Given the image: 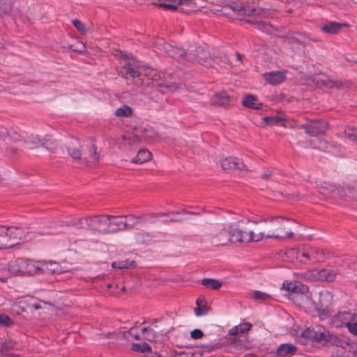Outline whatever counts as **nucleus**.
I'll list each match as a JSON object with an SVG mask.
<instances>
[{
	"label": "nucleus",
	"instance_id": "obj_17",
	"mask_svg": "<svg viewBox=\"0 0 357 357\" xmlns=\"http://www.w3.org/2000/svg\"><path fill=\"white\" fill-rule=\"evenodd\" d=\"M331 333L321 326H316L312 328L310 336L319 342H327Z\"/></svg>",
	"mask_w": 357,
	"mask_h": 357
},
{
	"label": "nucleus",
	"instance_id": "obj_61",
	"mask_svg": "<svg viewBox=\"0 0 357 357\" xmlns=\"http://www.w3.org/2000/svg\"><path fill=\"white\" fill-rule=\"evenodd\" d=\"M321 303L323 302L324 300L328 301L329 304L331 303V301L332 298L331 294L329 292H325L324 294H321Z\"/></svg>",
	"mask_w": 357,
	"mask_h": 357
},
{
	"label": "nucleus",
	"instance_id": "obj_8",
	"mask_svg": "<svg viewBox=\"0 0 357 357\" xmlns=\"http://www.w3.org/2000/svg\"><path fill=\"white\" fill-rule=\"evenodd\" d=\"M187 61H197L206 67H212L215 62V60L209 56L208 52L201 47H197L195 51L189 50L187 55Z\"/></svg>",
	"mask_w": 357,
	"mask_h": 357
},
{
	"label": "nucleus",
	"instance_id": "obj_62",
	"mask_svg": "<svg viewBox=\"0 0 357 357\" xmlns=\"http://www.w3.org/2000/svg\"><path fill=\"white\" fill-rule=\"evenodd\" d=\"M284 38H287L291 43H303V42L298 38L294 36H285Z\"/></svg>",
	"mask_w": 357,
	"mask_h": 357
},
{
	"label": "nucleus",
	"instance_id": "obj_58",
	"mask_svg": "<svg viewBox=\"0 0 357 357\" xmlns=\"http://www.w3.org/2000/svg\"><path fill=\"white\" fill-rule=\"evenodd\" d=\"M204 336L203 332L199 329H195L191 332V337L195 340H198Z\"/></svg>",
	"mask_w": 357,
	"mask_h": 357
},
{
	"label": "nucleus",
	"instance_id": "obj_25",
	"mask_svg": "<svg viewBox=\"0 0 357 357\" xmlns=\"http://www.w3.org/2000/svg\"><path fill=\"white\" fill-rule=\"evenodd\" d=\"M1 137L6 144L10 145L13 142L20 141L21 136L13 130H6L2 132Z\"/></svg>",
	"mask_w": 357,
	"mask_h": 357
},
{
	"label": "nucleus",
	"instance_id": "obj_44",
	"mask_svg": "<svg viewBox=\"0 0 357 357\" xmlns=\"http://www.w3.org/2000/svg\"><path fill=\"white\" fill-rule=\"evenodd\" d=\"M142 335L144 339L149 341H153L155 338V334L152 328L144 327L142 330Z\"/></svg>",
	"mask_w": 357,
	"mask_h": 357
},
{
	"label": "nucleus",
	"instance_id": "obj_1",
	"mask_svg": "<svg viewBox=\"0 0 357 357\" xmlns=\"http://www.w3.org/2000/svg\"><path fill=\"white\" fill-rule=\"evenodd\" d=\"M289 222H294V220L278 215L262 218L258 222H255L259 225L257 227V231H259L261 241L264 238L284 240L292 238L294 233L289 229L287 225Z\"/></svg>",
	"mask_w": 357,
	"mask_h": 357
},
{
	"label": "nucleus",
	"instance_id": "obj_34",
	"mask_svg": "<svg viewBox=\"0 0 357 357\" xmlns=\"http://www.w3.org/2000/svg\"><path fill=\"white\" fill-rule=\"evenodd\" d=\"M197 307L195 308V314L197 316L206 314L209 310V307L204 303V300L198 298L196 301Z\"/></svg>",
	"mask_w": 357,
	"mask_h": 357
},
{
	"label": "nucleus",
	"instance_id": "obj_40",
	"mask_svg": "<svg viewBox=\"0 0 357 357\" xmlns=\"http://www.w3.org/2000/svg\"><path fill=\"white\" fill-rule=\"evenodd\" d=\"M301 277L305 280L312 282L318 281L317 271H307L300 274Z\"/></svg>",
	"mask_w": 357,
	"mask_h": 357
},
{
	"label": "nucleus",
	"instance_id": "obj_28",
	"mask_svg": "<svg viewBox=\"0 0 357 357\" xmlns=\"http://www.w3.org/2000/svg\"><path fill=\"white\" fill-rule=\"evenodd\" d=\"M336 275L335 270L322 269L317 271L318 281L332 282L335 279Z\"/></svg>",
	"mask_w": 357,
	"mask_h": 357
},
{
	"label": "nucleus",
	"instance_id": "obj_57",
	"mask_svg": "<svg viewBox=\"0 0 357 357\" xmlns=\"http://www.w3.org/2000/svg\"><path fill=\"white\" fill-rule=\"evenodd\" d=\"M237 327L238 329V333H243L249 331L251 328L252 324L250 323H243V324H239L238 326H237Z\"/></svg>",
	"mask_w": 357,
	"mask_h": 357
},
{
	"label": "nucleus",
	"instance_id": "obj_47",
	"mask_svg": "<svg viewBox=\"0 0 357 357\" xmlns=\"http://www.w3.org/2000/svg\"><path fill=\"white\" fill-rule=\"evenodd\" d=\"M142 132H143L142 137H143L144 139L154 138L156 135L155 132L151 127L144 128L142 130Z\"/></svg>",
	"mask_w": 357,
	"mask_h": 357
},
{
	"label": "nucleus",
	"instance_id": "obj_11",
	"mask_svg": "<svg viewBox=\"0 0 357 357\" xmlns=\"http://www.w3.org/2000/svg\"><path fill=\"white\" fill-rule=\"evenodd\" d=\"M220 165L222 168L225 171H247L248 168L244 162L234 157H227L220 161Z\"/></svg>",
	"mask_w": 357,
	"mask_h": 357
},
{
	"label": "nucleus",
	"instance_id": "obj_64",
	"mask_svg": "<svg viewBox=\"0 0 357 357\" xmlns=\"http://www.w3.org/2000/svg\"><path fill=\"white\" fill-rule=\"evenodd\" d=\"M302 257L305 258L307 260L312 259L311 257V251L310 250V248L308 250H303L301 254Z\"/></svg>",
	"mask_w": 357,
	"mask_h": 357
},
{
	"label": "nucleus",
	"instance_id": "obj_23",
	"mask_svg": "<svg viewBox=\"0 0 357 357\" xmlns=\"http://www.w3.org/2000/svg\"><path fill=\"white\" fill-rule=\"evenodd\" d=\"M60 272L59 265L56 262L40 261V273L55 274Z\"/></svg>",
	"mask_w": 357,
	"mask_h": 357
},
{
	"label": "nucleus",
	"instance_id": "obj_53",
	"mask_svg": "<svg viewBox=\"0 0 357 357\" xmlns=\"http://www.w3.org/2000/svg\"><path fill=\"white\" fill-rule=\"evenodd\" d=\"M73 26L76 28V29L81 32L82 34H85L86 33V29L85 28V25L79 20H75L73 21Z\"/></svg>",
	"mask_w": 357,
	"mask_h": 357
},
{
	"label": "nucleus",
	"instance_id": "obj_20",
	"mask_svg": "<svg viewBox=\"0 0 357 357\" xmlns=\"http://www.w3.org/2000/svg\"><path fill=\"white\" fill-rule=\"evenodd\" d=\"M41 147L45 148L50 153L54 154L59 149V144L51 135H46L42 139Z\"/></svg>",
	"mask_w": 357,
	"mask_h": 357
},
{
	"label": "nucleus",
	"instance_id": "obj_18",
	"mask_svg": "<svg viewBox=\"0 0 357 357\" xmlns=\"http://www.w3.org/2000/svg\"><path fill=\"white\" fill-rule=\"evenodd\" d=\"M119 75L123 77L128 78V76L135 79L141 76L140 72L135 69L130 62H127L119 71Z\"/></svg>",
	"mask_w": 357,
	"mask_h": 357
},
{
	"label": "nucleus",
	"instance_id": "obj_31",
	"mask_svg": "<svg viewBox=\"0 0 357 357\" xmlns=\"http://www.w3.org/2000/svg\"><path fill=\"white\" fill-rule=\"evenodd\" d=\"M26 262L24 275L40 274V261L33 262L26 259Z\"/></svg>",
	"mask_w": 357,
	"mask_h": 357
},
{
	"label": "nucleus",
	"instance_id": "obj_38",
	"mask_svg": "<svg viewBox=\"0 0 357 357\" xmlns=\"http://www.w3.org/2000/svg\"><path fill=\"white\" fill-rule=\"evenodd\" d=\"M202 284L213 290H218L222 286V284L218 280L210 278L203 279L202 280Z\"/></svg>",
	"mask_w": 357,
	"mask_h": 357
},
{
	"label": "nucleus",
	"instance_id": "obj_51",
	"mask_svg": "<svg viewBox=\"0 0 357 357\" xmlns=\"http://www.w3.org/2000/svg\"><path fill=\"white\" fill-rule=\"evenodd\" d=\"M134 350L141 351L142 353H146L151 351V348L147 343H143L142 344H133Z\"/></svg>",
	"mask_w": 357,
	"mask_h": 357
},
{
	"label": "nucleus",
	"instance_id": "obj_9",
	"mask_svg": "<svg viewBox=\"0 0 357 357\" xmlns=\"http://www.w3.org/2000/svg\"><path fill=\"white\" fill-rule=\"evenodd\" d=\"M158 48L160 50H163L169 56L178 60V61H187L188 52L181 48L174 47L172 45L167 43H158Z\"/></svg>",
	"mask_w": 357,
	"mask_h": 357
},
{
	"label": "nucleus",
	"instance_id": "obj_54",
	"mask_svg": "<svg viewBox=\"0 0 357 357\" xmlns=\"http://www.w3.org/2000/svg\"><path fill=\"white\" fill-rule=\"evenodd\" d=\"M308 291V287L300 282H296V287H295L294 293H300L305 294Z\"/></svg>",
	"mask_w": 357,
	"mask_h": 357
},
{
	"label": "nucleus",
	"instance_id": "obj_29",
	"mask_svg": "<svg viewBox=\"0 0 357 357\" xmlns=\"http://www.w3.org/2000/svg\"><path fill=\"white\" fill-rule=\"evenodd\" d=\"M243 105L246 107L259 109L261 107L262 103L259 102L255 96L247 95L243 102Z\"/></svg>",
	"mask_w": 357,
	"mask_h": 357
},
{
	"label": "nucleus",
	"instance_id": "obj_33",
	"mask_svg": "<svg viewBox=\"0 0 357 357\" xmlns=\"http://www.w3.org/2000/svg\"><path fill=\"white\" fill-rule=\"evenodd\" d=\"M242 234V242L250 243V242H259L261 241L260 234H255L254 231H245L241 229Z\"/></svg>",
	"mask_w": 357,
	"mask_h": 357
},
{
	"label": "nucleus",
	"instance_id": "obj_12",
	"mask_svg": "<svg viewBox=\"0 0 357 357\" xmlns=\"http://www.w3.org/2000/svg\"><path fill=\"white\" fill-rule=\"evenodd\" d=\"M229 6L231 10L242 15L261 14V11H257L256 8L250 6L247 0H239L238 3L232 2Z\"/></svg>",
	"mask_w": 357,
	"mask_h": 357
},
{
	"label": "nucleus",
	"instance_id": "obj_4",
	"mask_svg": "<svg viewBox=\"0 0 357 357\" xmlns=\"http://www.w3.org/2000/svg\"><path fill=\"white\" fill-rule=\"evenodd\" d=\"M208 240L215 247L225 246L229 243L228 229L220 222L211 225L208 234Z\"/></svg>",
	"mask_w": 357,
	"mask_h": 357
},
{
	"label": "nucleus",
	"instance_id": "obj_36",
	"mask_svg": "<svg viewBox=\"0 0 357 357\" xmlns=\"http://www.w3.org/2000/svg\"><path fill=\"white\" fill-rule=\"evenodd\" d=\"M132 114V108L127 105H122L115 111V115L118 117H129Z\"/></svg>",
	"mask_w": 357,
	"mask_h": 357
},
{
	"label": "nucleus",
	"instance_id": "obj_2",
	"mask_svg": "<svg viewBox=\"0 0 357 357\" xmlns=\"http://www.w3.org/2000/svg\"><path fill=\"white\" fill-rule=\"evenodd\" d=\"M317 188L321 194L336 193L340 199L344 201L357 202V183L356 182L350 184H337L324 181L317 184Z\"/></svg>",
	"mask_w": 357,
	"mask_h": 357
},
{
	"label": "nucleus",
	"instance_id": "obj_10",
	"mask_svg": "<svg viewBox=\"0 0 357 357\" xmlns=\"http://www.w3.org/2000/svg\"><path fill=\"white\" fill-rule=\"evenodd\" d=\"M87 147V152L82 158V162L88 165H98L100 162V153L97 151L98 147L93 138L90 139Z\"/></svg>",
	"mask_w": 357,
	"mask_h": 357
},
{
	"label": "nucleus",
	"instance_id": "obj_7",
	"mask_svg": "<svg viewBox=\"0 0 357 357\" xmlns=\"http://www.w3.org/2000/svg\"><path fill=\"white\" fill-rule=\"evenodd\" d=\"M86 223L88 227L100 233H109V222L108 215H101L86 217Z\"/></svg>",
	"mask_w": 357,
	"mask_h": 357
},
{
	"label": "nucleus",
	"instance_id": "obj_49",
	"mask_svg": "<svg viewBox=\"0 0 357 357\" xmlns=\"http://www.w3.org/2000/svg\"><path fill=\"white\" fill-rule=\"evenodd\" d=\"M180 3L181 0H176V2H173L172 3H160L158 4V6L167 10H176Z\"/></svg>",
	"mask_w": 357,
	"mask_h": 357
},
{
	"label": "nucleus",
	"instance_id": "obj_35",
	"mask_svg": "<svg viewBox=\"0 0 357 357\" xmlns=\"http://www.w3.org/2000/svg\"><path fill=\"white\" fill-rule=\"evenodd\" d=\"M17 345V342L11 339L5 340L1 346L0 351L2 354L7 355V352L10 350L14 349ZM9 354H8V356Z\"/></svg>",
	"mask_w": 357,
	"mask_h": 357
},
{
	"label": "nucleus",
	"instance_id": "obj_21",
	"mask_svg": "<svg viewBox=\"0 0 357 357\" xmlns=\"http://www.w3.org/2000/svg\"><path fill=\"white\" fill-rule=\"evenodd\" d=\"M347 82L341 80H332L330 79H317L316 84L318 87H326L328 89H340L346 85Z\"/></svg>",
	"mask_w": 357,
	"mask_h": 357
},
{
	"label": "nucleus",
	"instance_id": "obj_26",
	"mask_svg": "<svg viewBox=\"0 0 357 357\" xmlns=\"http://www.w3.org/2000/svg\"><path fill=\"white\" fill-rule=\"evenodd\" d=\"M24 143L29 149H35L41 146L42 139L38 135H27L24 139Z\"/></svg>",
	"mask_w": 357,
	"mask_h": 357
},
{
	"label": "nucleus",
	"instance_id": "obj_13",
	"mask_svg": "<svg viewBox=\"0 0 357 357\" xmlns=\"http://www.w3.org/2000/svg\"><path fill=\"white\" fill-rule=\"evenodd\" d=\"M67 151L74 160H82V146L79 139L76 138L70 139L67 143Z\"/></svg>",
	"mask_w": 357,
	"mask_h": 357
},
{
	"label": "nucleus",
	"instance_id": "obj_60",
	"mask_svg": "<svg viewBox=\"0 0 357 357\" xmlns=\"http://www.w3.org/2000/svg\"><path fill=\"white\" fill-rule=\"evenodd\" d=\"M7 152H8V154L10 155V157H12L13 158H17V156L19 155L18 149L17 148H14V147L7 148Z\"/></svg>",
	"mask_w": 357,
	"mask_h": 357
},
{
	"label": "nucleus",
	"instance_id": "obj_19",
	"mask_svg": "<svg viewBox=\"0 0 357 357\" xmlns=\"http://www.w3.org/2000/svg\"><path fill=\"white\" fill-rule=\"evenodd\" d=\"M230 102V97L225 91H221L213 96L211 105L216 107H226Z\"/></svg>",
	"mask_w": 357,
	"mask_h": 357
},
{
	"label": "nucleus",
	"instance_id": "obj_59",
	"mask_svg": "<svg viewBox=\"0 0 357 357\" xmlns=\"http://www.w3.org/2000/svg\"><path fill=\"white\" fill-rule=\"evenodd\" d=\"M144 79L145 76H142V75L141 74V76L137 77L134 79V84L138 87L144 86L145 84Z\"/></svg>",
	"mask_w": 357,
	"mask_h": 357
},
{
	"label": "nucleus",
	"instance_id": "obj_3",
	"mask_svg": "<svg viewBox=\"0 0 357 357\" xmlns=\"http://www.w3.org/2000/svg\"><path fill=\"white\" fill-rule=\"evenodd\" d=\"M3 231V235H1L3 248L7 249L20 243L21 241L26 239L23 229L21 227L0 226Z\"/></svg>",
	"mask_w": 357,
	"mask_h": 357
},
{
	"label": "nucleus",
	"instance_id": "obj_5",
	"mask_svg": "<svg viewBox=\"0 0 357 357\" xmlns=\"http://www.w3.org/2000/svg\"><path fill=\"white\" fill-rule=\"evenodd\" d=\"M303 129L305 133L311 137L325 135L328 129V123L324 119L307 120V122L298 126Z\"/></svg>",
	"mask_w": 357,
	"mask_h": 357
},
{
	"label": "nucleus",
	"instance_id": "obj_30",
	"mask_svg": "<svg viewBox=\"0 0 357 357\" xmlns=\"http://www.w3.org/2000/svg\"><path fill=\"white\" fill-rule=\"evenodd\" d=\"M151 157L152 154L149 151L146 149H142L138 151L137 156L132 160V162L142 164L149 161L151 159Z\"/></svg>",
	"mask_w": 357,
	"mask_h": 357
},
{
	"label": "nucleus",
	"instance_id": "obj_52",
	"mask_svg": "<svg viewBox=\"0 0 357 357\" xmlns=\"http://www.w3.org/2000/svg\"><path fill=\"white\" fill-rule=\"evenodd\" d=\"M135 266V261L123 260L118 261V268H129Z\"/></svg>",
	"mask_w": 357,
	"mask_h": 357
},
{
	"label": "nucleus",
	"instance_id": "obj_55",
	"mask_svg": "<svg viewBox=\"0 0 357 357\" xmlns=\"http://www.w3.org/2000/svg\"><path fill=\"white\" fill-rule=\"evenodd\" d=\"M165 351H160L159 353H154L153 354H151V356L150 357H188L187 355L185 354V353H181V354H176L174 356H167L165 354Z\"/></svg>",
	"mask_w": 357,
	"mask_h": 357
},
{
	"label": "nucleus",
	"instance_id": "obj_15",
	"mask_svg": "<svg viewBox=\"0 0 357 357\" xmlns=\"http://www.w3.org/2000/svg\"><path fill=\"white\" fill-rule=\"evenodd\" d=\"M327 343L340 347L347 350L350 347L349 340L342 335H333L331 334L328 336Z\"/></svg>",
	"mask_w": 357,
	"mask_h": 357
},
{
	"label": "nucleus",
	"instance_id": "obj_6",
	"mask_svg": "<svg viewBox=\"0 0 357 357\" xmlns=\"http://www.w3.org/2000/svg\"><path fill=\"white\" fill-rule=\"evenodd\" d=\"M130 218L132 219H138L140 217H138L135 215H109V233H116L118 231H126L134 227L138 222H134L132 225H129L126 221L123 219Z\"/></svg>",
	"mask_w": 357,
	"mask_h": 357
},
{
	"label": "nucleus",
	"instance_id": "obj_42",
	"mask_svg": "<svg viewBox=\"0 0 357 357\" xmlns=\"http://www.w3.org/2000/svg\"><path fill=\"white\" fill-rule=\"evenodd\" d=\"M13 9V2L10 0H3L0 3V11L3 13H8Z\"/></svg>",
	"mask_w": 357,
	"mask_h": 357
},
{
	"label": "nucleus",
	"instance_id": "obj_24",
	"mask_svg": "<svg viewBox=\"0 0 357 357\" xmlns=\"http://www.w3.org/2000/svg\"><path fill=\"white\" fill-rule=\"evenodd\" d=\"M152 79L156 82L155 85L158 87H165L167 91L173 92L181 88V86L176 83H168L165 80H161L160 75H153Z\"/></svg>",
	"mask_w": 357,
	"mask_h": 357
},
{
	"label": "nucleus",
	"instance_id": "obj_27",
	"mask_svg": "<svg viewBox=\"0 0 357 357\" xmlns=\"http://www.w3.org/2000/svg\"><path fill=\"white\" fill-rule=\"evenodd\" d=\"M229 243H234L242 242L241 229L236 225H231L228 228Z\"/></svg>",
	"mask_w": 357,
	"mask_h": 357
},
{
	"label": "nucleus",
	"instance_id": "obj_37",
	"mask_svg": "<svg viewBox=\"0 0 357 357\" xmlns=\"http://www.w3.org/2000/svg\"><path fill=\"white\" fill-rule=\"evenodd\" d=\"M153 237V234L148 231H140L136 234V240L139 243H148L151 241Z\"/></svg>",
	"mask_w": 357,
	"mask_h": 357
},
{
	"label": "nucleus",
	"instance_id": "obj_41",
	"mask_svg": "<svg viewBox=\"0 0 357 357\" xmlns=\"http://www.w3.org/2000/svg\"><path fill=\"white\" fill-rule=\"evenodd\" d=\"M263 121L265 122L268 125L275 126L278 125L282 121L284 120V119L278 116H265L262 119Z\"/></svg>",
	"mask_w": 357,
	"mask_h": 357
},
{
	"label": "nucleus",
	"instance_id": "obj_63",
	"mask_svg": "<svg viewBox=\"0 0 357 357\" xmlns=\"http://www.w3.org/2000/svg\"><path fill=\"white\" fill-rule=\"evenodd\" d=\"M171 213L197 215V214H201L202 212L195 213V212L187 211L185 209H182L178 212H171Z\"/></svg>",
	"mask_w": 357,
	"mask_h": 357
},
{
	"label": "nucleus",
	"instance_id": "obj_39",
	"mask_svg": "<svg viewBox=\"0 0 357 357\" xmlns=\"http://www.w3.org/2000/svg\"><path fill=\"white\" fill-rule=\"evenodd\" d=\"M310 250L311 251V257L312 259L315 260L316 261H323L325 259V255L322 250L317 248L310 247Z\"/></svg>",
	"mask_w": 357,
	"mask_h": 357
},
{
	"label": "nucleus",
	"instance_id": "obj_32",
	"mask_svg": "<svg viewBox=\"0 0 357 357\" xmlns=\"http://www.w3.org/2000/svg\"><path fill=\"white\" fill-rule=\"evenodd\" d=\"M296 351V348L292 344H282L278 347L276 353L278 356H286L294 354Z\"/></svg>",
	"mask_w": 357,
	"mask_h": 357
},
{
	"label": "nucleus",
	"instance_id": "obj_45",
	"mask_svg": "<svg viewBox=\"0 0 357 357\" xmlns=\"http://www.w3.org/2000/svg\"><path fill=\"white\" fill-rule=\"evenodd\" d=\"M122 138L123 140L127 141L130 145L136 144L141 141V137L137 135H123Z\"/></svg>",
	"mask_w": 357,
	"mask_h": 357
},
{
	"label": "nucleus",
	"instance_id": "obj_22",
	"mask_svg": "<svg viewBox=\"0 0 357 357\" xmlns=\"http://www.w3.org/2000/svg\"><path fill=\"white\" fill-rule=\"evenodd\" d=\"M348 26L346 23H339L336 22H331L323 25L321 28V31L324 33L329 34H336L339 31L343 28Z\"/></svg>",
	"mask_w": 357,
	"mask_h": 357
},
{
	"label": "nucleus",
	"instance_id": "obj_46",
	"mask_svg": "<svg viewBox=\"0 0 357 357\" xmlns=\"http://www.w3.org/2000/svg\"><path fill=\"white\" fill-rule=\"evenodd\" d=\"M355 316L354 314L353 315V319H351V321H349V322H347L346 324H345V326L347 328L348 331L356 335H357V321H356L354 320L355 319Z\"/></svg>",
	"mask_w": 357,
	"mask_h": 357
},
{
	"label": "nucleus",
	"instance_id": "obj_56",
	"mask_svg": "<svg viewBox=\"0 0 357 357\" xmlns=\"http://www.w3.org/2000/svg\"><path fill=\"white\" fill-rule=\"evenodd\" d=\"M296 282L297 281H294V282L285 281L283 282L282 287L284 289L294 293L295 287H296Z\"/></svg>",
	"mask_w": 357,
	"mask_h": 357
},
{
	"label": "nucleus",
	"instance_id": "obj_48",
	"mask_svg": "<svg viewBox=\"0 0 357 357\" xmlns=\"http://www.w3.org/2000/svg\"><path fill=\"white\" fill-rule=\"evenodd\" d=\"M14 322L13 320L6 314H0V326L8 327L13 325Z\"/></svg>",
	"mask_w": 357,
	"mask_h": 357
},
{
	"label": "nucleus",
	"instance_id": "obj_16",
	"mask_svg": "<svg viewBox=\"0 0 357 357\" xmlns=\"http://www.w3.org/2000/svg\"><path fill=\"white\" fill-rule=\"evenodd\" d=\"M264 79L270 84L277 85L286 79L285 72L273 71L263 75Z\"/></svg>",
	"mask_w": 357,
	"mask_h": 357
},
{
	"label": "nucleus",
	"instance_id": "obj_50",
	"mask_svg": "<svg viewBox=\"0 0 357 357\" xmlns=\"http://www.w3.org/2000/svg\"><path fill=\"white\" fill-rule=\"evenodd\" d=\"M252 297L255 300L258 301H267L271 298V296L268 294H266L264 292H261L259 291H255L253 293Z\"/></svg>",
	"mask_w": 357,
	"mask_h": 357
},
{
	"label": "nucleus",
	"instance_id": "obj_14",
	"mask_svg": "<svg viewBox=\"0 0 357 357\" xmlns=\"http://www.w3.org/2000/svg\"><path fill=\"white\" fill-rule=\"evenodd\" d=\"M27 265L26 259L20 258L14 261H11L8 264V271L13 275L18 273L24 274L25 273V268Z\"/></svg>",
	"mask_w": 357,
	"mask_h": 357
},
{
	"label": "nucleus",
	"instance_id": "obj_43",
	"mask_svg": "<svg viewBox=\"0 0 357 357\" xmlns=\"http://www.w3.org/2000/svg\"><path fill=\"white\" fill-rule=\"evenodd\" d=\"M344 135L349 139L357 142V128H347Z\"/></svg>",
	"mask_w": 357,
	"mask_h": 357
}]
</instances>
